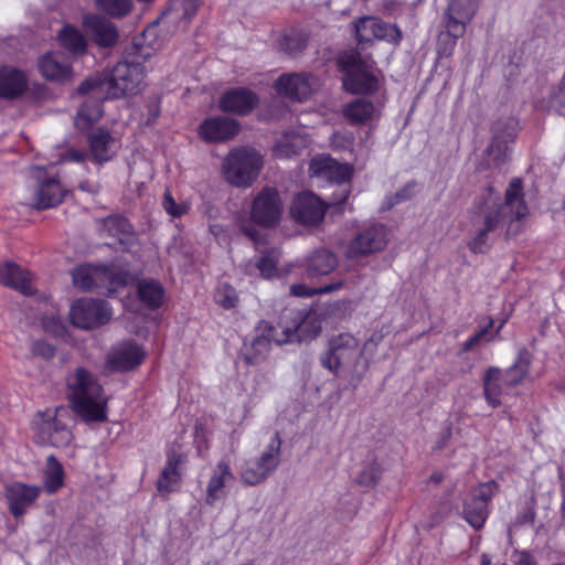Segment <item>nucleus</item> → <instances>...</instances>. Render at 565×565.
<instances>
[{
    "label": "nucleus",
    "mask_w": 565,
    "mask_h": 565,
    "mask_svg": "<svg viewBox=\"0 0 565 565\" xmlns=\"http://www.w3.org/2000/svg\"><path fill=\"white\" fill-rule=\"evenodd\" d=\"M505 210H509L513 218L509 223L507 235H516L521 228L519 225H514L513 221H520L529 214L520 179H513L510 182L505 191L504 204L487 201L480 206L477 221L479 228L469 242V248L472 253H484L488 249L490 234L503 223Z\"/></svg>",
    "instance_id": "obj_1"
},
{
    "label": "nucleus",
    "mask_w": 565,
    "mask_h": 565,
    "mask_svg": "<svg viewBox=\"0 0 565 565\" xmlns=\"http://www.w3.org/2000/svg\"><path fill=\"white\" fill-rule=\"evenodd\" d=\"M145 71L140 64L118 63L104 77L95 76L83 82L77 88L78 94L93 93L94 97L106 94L109 98H120L140 92Z\"/></svg>",
    "instance_id": "obj_2"
},
{
    "label": "nucleus",
    "mask_w": 565,
    "mask_h": 565,
    "mask_svg": "<svg viewBox=\"0 0 565 565\" xmlns=\"http://www.w3.org/2000/svg\"><path fill=\"white\" fill-rule=\"evenodd\" d=\"M75 412L87 422L106 419L107 397L102 385L85 369H77L67 380Z\"/></svg>",
    "instance_id": "obj_3"
},
{
    "label": "nucleus",
    "mask_w": 565,
    "mask_h": 565,
    "mask_svg": "<svg viewBox=\"0 0 565 565\" xmlns=\"http://www.w3.org/2000/svg\"><path fill=\"white\" fill-rule=\"evenodd\" d=\"M264 160L262 154L250 147H236L228 151L221 166L223 179L236 188H249L257 180Z\"/></svg>",
    "instance_id": "obj_4"
},
{
    "label": "nucleus",
    "mask_w": 565,
    "mask_h": 565,
    "mask_svg": "<svg viewBox=\"0 0 565 565\" xmlns=\"http://www.w3.org/2000/svg\"><path fill=\"white\" fill-rule=\"evenodd\" d=\"M339 66L345 73L343 87L352 94H372L379 89V77L373 63L364 61L360 53L349 52L338 60Z\"/></svg>",
    "instance_id": "obj_5"
},
{
    "label": "nucleus",
    "mask_w": 565,
    "mask_h": 565,
    "mask_svg": "<svg viewBox=\"0 0 565 565\" xmlns=\"http://www.w3.org/2000/svg\"><path fill=\"white\" fill-rule=\"evenodd\" d=\"M73 284L81 290L105 288L109 294L130 281L129 273L104 266L82 265L72 270Z\"/></svg>",
    "instance_id": "obj_6"
},
{
    "label": "nucleus",
    "mask_w": 565,
    "mask_h": 565,
    "mask_svg": "<svg viewBox=\"0 0 565 565\" xmlns=\"http://www.w3.org/2000/svg\"><path fill=\"white\" fill-rule=\"evenodd\" d=\"M68 418L70 411L64 406L38 414L33 420V430L38 441L57 448L67 446L72 439L66 424Z\"/></svg>",
    "instance_id": "obj_7"
},
{
    "label": "nucleus",
    "mask_w": 565,
    "mask_h": 565,
    "mask_svg": "<svg viewBox=\"0 0 565 565\" xmlns=\"http://www.w3.org/2000/svg\"><path fill=\"white\" fill-rule=\"evenodd\" d=\"M281 439L276 433L270 437L260 455L247 460L241 469L239 477L244 484L254 487L263 483L276 471L280 463Z\"/></svg>",
    "instance_id": "obj_8"
},
{
    "label": "nucleus",
    "mask_w": 565,
    "mask_h": 565,
    "mask_svg": "<svg viewBox=\"0 0 565 565\" xmlns=\"http://www.w3.org/2000/svg\"><path fill=\"white\" fill-rule=\"evenodd\" d=\"M362 356L359 340L349 333L332 338L329 349L321 358L322 365L334 374L341 371H353Z\"/></svg>",
    "instance_id": "obj_9"
},
{
    "label": "nucleus",
    "mask_w": 565,
    "mask_h": 565,
    "mask_svg": "<svg viewBox=\"0 0 565 565\" xmlns=\"http://www.w3.org/2000/svg\"><path fill=\"white\" fill-rule=\"evenodd\" d=\"M478 9V0H450L446 14V33L440 35V41L448 40L449 47H443L446 55L451 54L457 39L463 36L467 25L473 19Z\"/></svg>",
    "instance_id": "obj_10"
},
{
    "label": "nucleus",
    "mask_w": 565,
    "mask_h": 565,
    "mask_svg": "<svg viewBox=\"0 0 565 565\" xmlns=\"http://www.w3.org/2000/svg\"><path fill=\"white\" fill-rule=\"evenodd\" d=\"M313 322L315 318L311 316H307L302 319L297 315L292 318H281L276 326L266 321H260L258 327L260 328V331L269 338L270 343L285 344L295 340H301L309 335H316L318 333V329L313 330L312 333L307 332V327Z\"/></svg>",
    "instance_id": "obj_11"
},
{
    "label": "nucleus",
    "mask_w": 565,
    "mask_h": 565,
    "mask_svg": "<svg viewBox=\"0 0 565 565\" xmlns=\"http://www.w3.org/2000/svg\"><path fill=\"white\" fill-rule=\"evenodd\" d=\"M111 316V308L106 301L93 298L76 300L70 310L72 324L84 330L106 324Z\"/></svg>",
    "instance_id": "obj_12"
},
{
    "label": "nucleus",
    "mask_w": 565,
    "mask_h": 565,
    "mask_svg": "<svg viewBox=\"0 0 565 565\" xmlns=\"http://www.w3.org/2000/svg\"><path fill=\"white\" fill-rule=\"evenodd\" d=\"M388 243V231L382 224H371L361 230L350 242L345 256L354 259L383 250Z\"/></svg>",
    "instance_id": "obj_13"
},
{
    "label": "nucleus",
    "mask_w": 565,
    "mask_h": 565,
    "mask_svg": "<svg viewBox=\"0 0 565 565\" xmlns=\"http://www.w3.org/2000/svg\"><path fill=\"white\" fill-rule=\"evenodd\" d=\"M42 493L39 484H29L21 481H13L6 486L4 498L9 512L19 519L32 508Z\"/></svg>",
    "instance_id": "obj_14"
},
{
    "label": "nucleus",
    "mask_w": 565,
    "mask_h": 565,
    "mask_svg": "<svg viewBox=\"0 0 565 565\" xmlns=\"http://www.w3.org/2000/svg\"><path fill=\"white\" fill-rule=\"evenodd\" d=\"M282 201L271 188L263 189L254 199L250 210L253 221L263 226H273L280 220Z\"/></svg>",
    "instance_id": "obj_15"
},
{
    "label": "nucleus",
    "mask_w": 565,
    "mask_h": 565,
    "mask_svg": "<svg viewBox=\"0 0 565 565\" xmlns=\"http://www.w3.org/2000/svg\"><path fill=\"white\" fill-rule=\"evenodd\" d=\"M353 25L359 43H369L373 40L398 43L401 40V32L395 25L388 24L376 17H362Z\"/></svg>",
    "instance_id": "obj_16"
},
{
    "label": "nucleus",
    "mask_w": 565,
    "mask_h": 565,
    "mask_svg": "<svg viewBox=\"0 0 565 565\" xmlns=\"http://www.w3.org/2000/svg\"><path fill=\"white\" fill-rule=\"evenodd\" d=\"M327 205L311 192L299 193L290 205L291 217L307 226L319 224L326 214Z\"/></svg>",
    "instance_id": "obj_17"
},
{
    "label": "nucleus",
    "mask_w": 565,
    "mask_h": 565,
    "mask_svg": "<svg viewBox=\"0 0 565 565\" xmlns=\"http://www.w3.org/2000/svg\"><path fill=\"white\" fill-rule=\"evenodd\" d=\"M319 86V81L310 74H284L276 82L279 94L299 102L308 99Z\"/></svg>",
    "instance_id": "obj_18"
},
{
    "label": "nucleus",
    "mask_w": 565,
    "mask_h": 565,
    "mask_svg": "<svg viewBox=\"0 0 565 565\" xmlns=\"http://www.w3.org/2000/svg\"><path fill=\"white\" fill-rule=\"evenodd\" d=\"M87 35L99 47H113L119 41V30L115 23L98 14H87L83 19Z\"/></svg>",
    "instance_id": "obj_19"
},
{
    "label": "nucleus",
    "mask_w": 565,
    "mask_h": 565,
    "mask_svg": "<svg viewBox=\"0 0 565 565\" xmlns=\"http://www.w3.org/2000/svg\"><path fill=\"white\" fill-rule=\"evenodd\" d=\"M87 141L89 160L99 166L110 161L119 148L118 140L102 128L90 131Z\"/></svg>",
    "instance_id": "obj_20"
},
{
    "label": "nucleus",
    "mask_w": 565,
    "mask_h": 565,
    "mask_svg": "<svg viewBox=\"0 0 565 565\" xmlns=\"http://www.w3.org/2000/svg\"><path fill=\"white\" fill-rule=\"evenodd\" d=\"M312 178L332 182H344L351 178L352 168L347 163H340L329 156L315 157L309 166Z\"/></svg>",
    "instance_id": "obj_21"
},
{
    "label": "nucleus",
    "mask_w": 565,
    "mask_h": 565,
    "mask_svg": "<svg viewBox=\"0 0 565 565\" xmlns=\"http://www.w3.org/2000/svg\"><path fill=\"white\" fill-rule=\"evenodd\" d=\"M239 131V124L228 117H213L205 119L199 126V135L209 142H223L234 138Z\"/></svg>",
    "instance_id": "obj_22"
},
{
    "label": "nucleus",
    "mask_w": 565,
    "mask_h": 565,
    "mask_svg": "<svg viewBox=\"0 0 565 565\" xmlns=\"http://www.w3.org/2000/svg\"><path fill=\"white\" fill-rule=\"evenodd\" d=\"M145 350L137 343L127 341L115 347L108 354V364L115 371H129L141 364Z\"/></svg>",
    "instance_id": "obj_23"
},
{
    "label": "nucleus",
    "mask_w": 565,
    "mask_h": 565,
    "mask_svg": "<svg viewBox=\"0 0 565 565\" xmlns=\"http://www.w3.org/2000/svg\"><path fill=\"white\" fill-rule=\"evenodd\" d=\"M256 95L247 88H233L220 98V108L226 113L245 115L257 105Z\"/></svg>",
    "instance_id": "obj_24"
},
{
    "label": "nucleus",
    "mask_w": 565,
    "mask_h": 565,
    "mask_svg": "<svg viewBox=\"0 0 565 565\" xmlns=\"http://www.w3.org/2000/svg\"><path fill=\"white\" fill-rule=\"evenodd\" d=\"M233 480L234 475L231 470L228 461H218L213 469L212 476L210 477L206 484V504L213 505L217 500L224 498L226 494L225 487Z\"/></svg>",
    "instance_id": "obj_25"
},
{
    "label": "nucleus",
    "mask_w": 565,
    "mask_h": 565,
    "mask_svg": "<svg viewBox=\"0 0 565 565\" xmlns=\"http://www.w3.org/2000/svg\"><path fill=\"white\" fill-rule=\"evenodd\" d=\"M342 113L351 125H367L380 118L381 108L367 99L358 98L347 104Z\"/></svg>",
    "instance_id": "obj_26"
},
{
    "label": "nucleus",
    "mask_w": 565,
    "mask_h": 565,
    "mask_svg": "<svg viewBox=\"0 0 565 565\" xmlns=\"http://www.w3.org/2000/svg\"><path fill=\"white\" fill-rule=\"evenodd\" d=\"M0 284L24 295H31L34 291L30 271L11 263L0 265Z\"/></svg>",
    "instance_id": "obj_27"
},
{
    "label": "nucleus",
    "mask_w": 565,
    "mask_h": 565,
    "mask_svg": "<svg viewBox=\"0 0 565 565\" xmlns=\"http://www.w3.org/2000/svg\"><path fill=\"white\" fill-rule=\"evenodd\" d=\"M39 71L50 81H64L71 77L70 62L61 53H46L39 60Z\"/></svg>",
    "instance_id": "obj_28"
},
{
    "label": "nucleus",
    "mask_w": 565,
    "mask_h": 565,
    "mask_svg": "<svg viewBox=\"0 0 565 565\" xmlns=\"http://www.w3.org/2000/svg\"><path fill=\"white\" fill-rule=\"evenodd\" d=\"M65 191L55 178H51L39 184L32 199L31 205L38 210L54 207L60 204Z\"/></svg>",
    "instance_id": "obj_29"
},
{
    "label": "nucleus",
    "mask_w": 565,
    "mask_h": 565,
    "mask_svg": "<svg viewBox=\"0 0 565 565\" xmlns=\"http://www.w3.org/2000/svg\"><path fill=\"white\" fill-rule=\"evenodd\" d=\"M28 87L25 74L11 66L0 67V97L12 99L20 96Z\"/></svg>",
    "instance_id": "obj_30"
},
{
    "label": "nucleus",
    "mask_w": 565,
    "mask_h": 565,
    "mask_svg": "<svg viewBox=\"0 0 565 565\" xmlns=\"http://www.w3.org/2000/svg\"><path fill=\"white\" fill-rule=\"evenodd\" d=\"M185 460L184 456L177 452L168 455V459L163 470L157 482L160 492L170 493L175 491L181 482L179 466Z\"/></svg>",
    "instance_id": "obj_31"
},
{
    "label": "nucleus",
    "mask_w": 565,
    "mask_h": 565,
    "mask_svg": "<svg viewBox=\"0 0 565 565\" xmlns=\"http://www.w3.org/2000/svg\"><path fill=\"white\" fill-rule=\"evenodd\" d=\"M270 348L269 338L257 326L253 339L244 342L242 355L248 364H258L267 358Z\"/></svg>",
    "instance_id": "obj_32"
},
{
    "label": "nucleus",
    "mask_w": 565,
    "mask_h": 565,
    "mask_svg": "<svg viewBox=\"0 0 565 565\" xmlns=\"http://www.w3.org/2000/svg\"><path fill=\"white\" fill-rule=\"evenodd\" d=\"M337 266L338 259L333 253L327 249H318L307 258L306 273L309 278H316L329 275Z\"/></svg>",
    "instance_id": "obj_33"
},
{
    "label": "nucleus",
    "mask_w": 565,
    "mask_h": 565,
    "mask_svg": "<svg viewBox=\"0 0 565 565\" xmlns=\"http://www.w3.org/2000/svg\"><path fill=\"white\" fill-rule=\"evenodd\" d=\"M64 478L65 472L61 462L54 456H49L43 468L42 491L47 494L57 492L64 486Z\"/></svg>",
    "instance_id": "obj_34"
},
{
    "label": "nucleus",
    "mask_w": 565,
    "mask_h": 565,
    "mask_svg": "<svg viewBox=\"0 0 565 565\" xmlns=\"http://www.w3.org/2000/svg\"><path fill=\"white\" fill-rule=\"evenodd\" d=\"M138 297L150 309H157L163 303L164 290L162 285L153 279H142L138 282Z\"/></svg>",
    "instance_id": "obj_35"
},
{
    "label": "nucleus",
    "mask_w": 565,
    "mask_h": 565,
    "mask_svg": "<svg viewBox=\"0 0 565 565\" xmlns=\"http://www.w3.org/2000/svg\"><path fill=\"white\" fill-rule=\"evenodd\" d=\"M484 398L492 407L501 405V370L490 366L483 375Z\"/></svg>",
    "instance_id": "obj_36"
},
{
    "label": "nucleus",
    "mask_w": 565,
    "mask_h": 565,
    "mask_svg": "<svg viewBox=\"0 0 565 565\" xmlns=\"http://www.w3.org/2000/svg\"><path fill=\"white\" fill-rule=\"evenodd\" d=\"M307 141L303 137L297 134L284 135L274 147V154L277 158H291L299 153V151L306 148Z\"/></svg>",
    "instance_id": "obj_37"
},
{
    "label": "nucleus",
    "mask_w": 565,
    "mask_h": 565,
    "mask_svg": "<svg viewBox=\"0 0 565 565\" xmlns=\"http://www.w3.org/2000/svg\"><path fill=\"white\" fill-rule=\"evenodd\" d=\"M532 355L527 350H521L514 364L505 373V383L510 386L519 385L529 374Z\"/></svg>",
    "instance_id": "obj_38"
},
{
    "label": "nucleus",
    "mask_w": 565,
    "mask_h": 565,
    "mask_svg": "<svg viewBox=\"0 0 565 565\" xmlns=\"http://www.w3.org/2000/svg\"><path fill=\"white\" fill-rule=\"evenodd\" d=\"M57 40L66 50L73 54H83L86 50L84 35L75 28L65 25L57 34Z\"/></svg>",
    "instance_id": "obj_39"
},
{
    "label": "nucleus",
    "mask_w": 565,
    "mask_h": 565,
    "mask_svg": "<svg viewBox=\"0 0 565 565\" xmlns=\"http://www.w3.org/2000/svg\"><path fill=\"white\" fill-rule=\"evenodd\" d=\"M102 106L97 100H87L78 109L75 125L79 129H87L102 117Z\"/></svg>",
    "instance_id": "obj_40"
},
{
    "label": "nucleus",
    "mask_w": 565,
    "mask_h": 565,
    "mask_svg": "<svg viewBox=\"0 0 565 565\" xmlns=\"http://www.w3.org/2000/svg\"><path fill=\"white\" fill-rule=\"evenodd\" d=\"M465 520L476 530L483 526L488 518V507L472 498L467 502L463 510Z\"/></svg>",
    "instance_id": "obj_41"
},
{
    "label": "nucleus",
    "mask_w": 565,
    "mask_h": 565,
    "mask_svg": "<svg viewBox=\"0 0 565 565\" xmlns=\"http://www.w3.org/2000/svg\"><path fill=\"white\" fill-rule=\"evenodd\" d=\"M343 280H338L332 284L324 285L320 288H311L305 284H295L290 286V295L295 297L309 298L315 295H322L337 291L343 287Z\"/></svg>",
    "instance_id": "obj_42"
},
{
    "label": "nucleus",
    "mask_w": 565,
    "mask_h": 565,
    "mask_svg": "<svg viewBox=\"0 0 565 565\" xmlns=\"http://www.w3.org/2000/svg\"><path fill=\"white\" fill-rule=\"evenodd\" d=\"M96 7L114 18H122L131 11L130 0H96Z\"/></svg>",
    "instance_id": "obj_43"
},
{
    "label": "nucleus",
    "mask_w": 565,
    "mask_h": 565,
    "mask_svg": "<svg viewBox=\"0 0 565 565\" xmlns=\"http://www.w3.org/2000/svg\"><path fill=\"white\" fill-rule=\"evenodd\" d=\"M504 321L501 322L498 330L494 334H490V330L493 327V320L492 318H487L486 324L476 332L471 338H469L466 342L462 344V351L467 352L473 349L477 344L480 342H489L499 333L501 328L503 327Z\"/></svg>",
    "instance_id": "obj_44"
},
{
    "label": "nucleus",
    "mask_w": 565,
    "mask_h": 565,
    "mask_svg": "<svg viewBox=\"0 0 565 565\" xmlns=\"http://www.w3.org/2000/svg\"><path fill=\"white\" fill-rule=\"evenodd\" d=\"M214 300L224 309H231L238 303V296L230 284L221 282L214 292Z\"/></svg>",
    "instance_id": "obj_45"
},
{
    "label": "nucleus",
    "mask_w": 565,
    "mask_h": 565,
    "mask_svg": "<svg viewBox=\"0 0 565 565\" xmlns=\"http://www.w3.org/2000/svg\"><path fill=\"white\" fill-rule=\"evenodd\" d=\"M105 227L113 236H117L120 243L126 242L131 233V225L126 218L120 216L107 218Z\"/></svg>",
    "instance_id": "obj_46"
},
{
    "label": "nucleus",
    "mask_w": 565,
    "mask_h": 565,
    "mask_svg": "<svg viewBox=\"0 0 565 565\" xmlns=\"http://www.w3.org/2000/svg\"><path fill=\"white\" fill-rule=\"evenodd\" d=\"M487 152L493 164L500 166L508 157L509 146L507 142H502L498 138H494L488 147Z\"/></svg>",
    "instance_id": "obj_47"
},
{
    "label": "nucleus",
    "mask_w": 565,
    "mask_h": 565,
    "mask_svg": "<svg viewBox=\"0 0 565 565\" xmlns=\"http://www.w3.org/2000/svg\"><path fill=\"white\" fill-rule=\"evenodd\" d=\"M381 475V469L376 463H370L365 466L356 477L358 483L364 487L374 486Z\"/></svg>",
    "instance_id": "obj_48"
},
{
    "label": "nucleus",
    "mask_w": 565,
    "mask_h": 565,
    "mask_svg": "<svg viewBox=\"0 0 565 565\" xmlns=\"http://www.w3.org/2000/svg\"><path fill=\"white\" fill-rule=\"evenodd\" d=\"M162 205L166 212L173 217L182 216L188 212L189 209L188 204L185 203H177L169 191L164 192Z\"/></svg>",
    "instance_id": "obj_49"
},
{
    "label": "nucleus",
    "mask_w": 565,
    "mask_h": 565,
    "mask_svg": "<svg viewBox=\"0 0 565 565\" xmlns=\"http://www.w3.org/2000/svg\"><path fill=\"white\" fill-rule=\"evenodd\" d=\"M497 490L498 484L494 481L481 483L477 489H475L471 498L475 501L482 502L488 507L489 501L492 499Z\"/></svg>",
    "instance_id": "obj_50"
},
{
    "label": "nucleus",
    "mask_w": 565,
    "mask_h": 565,
    "mask_svg": "<svg viewBox=\"0 0 565 565\" xmlns=\"http://www.w3.org/2000/svg\"><path fill=\"white\" fill-rule=\"evenodd\" d=\"M277 263L278 258L276 255L270 254L268 256L262 257L257 262V268L260 271V275L265 278H273L277 273Z\"/></svg>",
    "instance_id": "obj_51"
},
{
    "label": "nucleus",
    "mask_w": 565,
    "mask_h": 565,
    "mask_svg": "<svg viewBox=\"0 0 565 565\" xmlns=\"http://www.w3.org/2000/svg\"><path fill=\"white\" fill-rule=\"evenodd\" d=\"M43 328L46 332L54 335H62L64 333V324L57 317H46L43 319Z\"/></svg>",
    "instance_id": "obj_52"
},
{
    "label": "nucleus",
    "mask_w": 565,
    "mask_h": 565,
    "mask_svg": "<svg viewBox=\"0 0 565 565\" xmlns=\"http://www.w3.org/2000/svg\"><path fill=\"white\" fill-rule=\"evenodd\" d=\"M32 352L34 355L49 360L54 356L55 349L47 342L35 341L32 345Z\"/></svg>",
    "instance_id": "obj_53"
},
{
    "label": "nucleus",
    "mask_w": 565,
    "mask_h": 565,
    "mask_svg": "<svg viewBox=\"0 0 565 565\" xmlns=\"http://www.w3.org/2000/svg\"><path fill=\"white\" fill-rule=\"evenodd\" d=\"M89 160L88 152L76 148H68L61 157V162H83Z\"/></svg>",
    "instance_id": "obj_54"
},
{
    "label": "nucleus",
    "mask_w": 565,
    "mask_h": 565,
    "mask_svg": "<svg viewBox=\"0 0 565 565\" xmlns=\"http://www.w3.org/2000/svg\"><path fill=\"white\" fill-rule=\"evenodd\" d=\"M183 8V15L186 19H191L199 8V0H181Z\"/></svg>",
    "instance_id": "obj_55"
},
{
    "label": "nucleus",
    "mask_w": 565,
    "mask_h": 565,
    "mask_svg": "<svg viewBox=\"0 0 565 565\" xmlns=\"http://www.w3.org/2000/svg\"><path fill=\"white\" fill-rule=\"evenodd\" d=\"M450 438H451V430H450V428H445L439 434L438 440L436 441L435 449H443L448 444Z\"/></svg>",
    "instance_id": "obj_56"
},
{
    "label": "nucleus",
    "mask_w": 565,
    "mask_h": 565,
    "mask_svg": "<svg viewBox=\"0 0 565 565\" xmlns=\"http://www.w3.org/2000/svg\"><path fill=\"white\" fill-rule=\"evenodd\" d=\"M521 565H536L527 553H522L520 557Z\"/></svg>",
    "instance_id": "obj_57"
},
{
    "label": "nucleus",
    "mask_w": 565,
    "mask_h": 565,
    "mask_svg": "<svg viewBox=\"0 0 565 565\" xmlns=\"http://www.w3.org/2000/svg\"><path fill=\"white\" fill-rule=\"evenodd\" d=\"M491 561L487 555H482V565H490Z\"/></svg>",
    "instance_id": "obj_58"
},
{
    "label": "nucleus",
    "mask_w": 565,
    "mask_h": 565,
    "mask_svg": "<svg viewBox=\"0 0 565 565\" xmlns=\"http://www.w3.org/2000/svg\"><path fill=\"white\" fill-rule=\"evenodd\" d=\"M396 198H397L398 200H399V199H401V200H404V199H405V196H404V195H402L401 193H396Z\"/></svg>",
    "instance_id": "obj_59"
},
{
    "label": "nucleus",
    "mask_w": 565,
    "mask_h": 565,
    "mask_svg": "<svg viewBox=\"0 0 565 565\" xmlns=\"http://www.w3.org/2000/svg\"><path fill=\"white\" fill-rule=\"evenodd\" d=\"M247 234L250 236L252 239H254V234L252 232H248Z\"/></svg>",
    "instance_id": "obj_60"
},
{
    "label": "nucleus",
    "mask_w": 565,
    "mask_h": 565,
    "mask_svg": "<svg viewBox=\"0 0 565 565\" xmlns=\"http://www.w3.org/2000/svg\"><path fill=\"white\" fill-rule=\"evenodd\" d=\"M563 207L565 209V198H564V201H563Z\"/></svg>",
    "instance_id": "obj_61"
}]
</instances>
